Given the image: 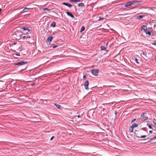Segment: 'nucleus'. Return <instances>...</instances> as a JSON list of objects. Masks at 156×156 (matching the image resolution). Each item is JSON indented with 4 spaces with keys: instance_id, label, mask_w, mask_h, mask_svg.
I'll return each mask as SVG.
<instances>
[{
    "instance_id": "a19ab883",
    "label": "nucleus",
    "mask_w": 156,
    "mask_h": 156,
    "mask_svg": "<svg viewBox=\"0 0 156 156\" xmlns=\"http://www.w3.org/2000/svg\"><path fill=\"white\" fill-rule=\"evenodd\" d=\"M77 2H79L81 0H76Z\"/></svg>"
},
{
    "instance_id": "cd10ccee",
    "label": "nucleus",
    "mask_w": 156,
    "mask_h": 156,
    "mask_svg": "<svg viewBox=\"0 0 156 156\" xmlns=\"http://www.w3.org/2000/svg\"><path fill=\"white\" fill-rule=\"evenodd\" d=\"M69 2H77L76 0H70Z\"/></svg>"
},
{
    "instance_id": "ddd939ff",
    "label": "nucleus",
    "mask_w": 156,
    "mask_h": 156,
    "mask_svg": "<svg viewBox=\"0 0 156 156\" xmlns=\"http://www.w3.org/2000/svg\"><path fill=\"white\" fill-rule=\"evenodd\" d=\"M138 126V124L135 123L133 124L131 126H132V127L134 129V128L137 127Z\"/></svg>"
},
{
    "instance_id": "49530a36",
    "label": "nucleus",
    "mask_w": 156,
    "mask_h": 156,
    "mask_svg": "<svg viewBox=\"0 0 156 156\" xmlns=\"http://www.w3.org/2000/svg\"><path fill=\"white\" fill-rule=\"evenodd\" d=\"M2 9L1 8H0V12L1 11Z\"/></svg>"
},
{
    "instance_id": "dca6fc26",
    "label": "nucleus",
    "mask_w": 156,
    "mask_h": 156,
    "mask_svg": "<svg viewBox=\"0 0 156 156\" xmlns=\"http://www.w3.org/2000/svg\"><path fill=\"white\" fill-rule=\"evenodd\" d=\"M144 16H145L144 15H139L137 17V19H141L143 18Z\"/></svg>"
},
{
    "instance_id": "f8f14e48",
    "label": "nucleus",
    "mask_w": 156,
    "mask_h": 156,
    "mask_svg": "<svg viewBox=\"0 0 156 156\" xmlns=\"http://www.w3.org/2000/svg\"><path fill=\"white\" fill-rule=\"evenodd\" d=\"M54 105L55 106L58 108L59 109H61L62 108V107L60 105L58 104H55Z\"/></svg>"
},
{
    "instance_id": "f03ea898",
    "label": "nucleus",
    "mask_w": 156,
    "mask_h": 156,
    "mask_svg": "<svg viewBox=\"0 0 156 156\" xmlns=\"http://www.w3.org/2000/svg\"><path fill=\"white\" fill-rule=\"evenodd\" d=\"M146 115L147 113H143L141 115L140 119L143 121H144L145 120H147L148 119V117L146 116Z\"/></svg>"
},
{
    "instance_id": "bb28decb",
    "label": "nucleus",
    "mask_w": 156,
    "mask_h": 156,
    "mask_svg": "<svg viewBox=\"0 0 156 156\" xmlns=\"http://www.w3.org/2000/svg\"><path fill=\"white\" fill-rule=\"evenodd\" d=\"M59 44H56V45H54L52 46L53 48H55L58 46Z\"/></svg>"
},
{
    "instance_id": "6ab92c4d",
    "label": "nucleus",
    "mask_w": 156,
    "mask_h": 156,
    "mask_svg": "<svg viewBox=\"0 0 156 156\" xmlns=\"http://www.w3.org/2000/svg\"><path fill=\"white\" fill-rule=\"evenodd\" d=\"M79 6H81L82 7L84 6V5L83 3L81 2L79 3L78 5Z\"/></svg>"
},
{
    "instance_id": "473e14b6",
    "label": "nucleus",
    "mask_w": 156,
    "mask_h": 156,
    "mask_svg": "<svg viewBox=\"0 0 156 156\" xmlns=\"http://www.w3.org/2000/svg\"><path fill=\"white\" fill-rule=\"evenodd\" d=\"M153 123L154 126L156 127V122L154 121H153Z\"/></svg>"
},
{
    "instance_id": "f3484780",
    "label": "nucleus",
    "mask_w": 156,
    "mask_h": 156,
    "mask_svg": "<svg viewBox=\"0 0 156 156\" xmlns=\"http://www.w3.org/2000/svg\"><path fill=\"white\" fill-rule=\"evenodd\" d=\"M43 10L45 12H46V13L49 12H50V10L47 8H45Z\"/></svg>"
},
{
    "instance_id": "79ce46f5",
    "label": "nucleus",
    "mask_w": 156,
    "mask_h": 156,
    "mask_svg": "<svg viewBox=\"0 0 156 156\" xmlns=\"http://www.w3.org/2000/svg\"><path fill=\"white\" fill-rule=\"evenodd\" d=\"M77 117H78V118H79V117H80V115H78L77 116Z\"/></svg>"
},
{
    "instance_id": "0eeeda50",
    "label": "nucleus",
    "mask_w": 156,
    "mask_h": 156,
    "mask_svg": "<svg viewBox=\"0 0 156 156\" xmlns=\"http://www.w3.org/2000/svg\"><path fill=\"white\" fill-rule=\"evenodd\" d=\"M66 13L67 15L71 17V18H74V15L72 14V13L71 12H66Z\"/></svg>"
},
{
    "instance_id": "2eb2a0df",
    "label": "nucleus",
    "mask_w": 156,
    "mask_h": 156,
    "mask_svg": "<svg viewBox=\"0 0 156 156\" xmlns=\"http://www.w3.org/2000/svg\"><path fill=\"white\" fill-rule=\"evenodd\" d=\"M51 26L55 27L56 26V23L55 22H53L51 24Z\"/></svg>"
},
{
    "instance_id": "7ed1b4c3",
    "label": "nucleus",
    "mask_w": 156,
    "mask_h": 156,
    "mask_svg": "<svg viewBox=\"0 0 156 156\" xmlns=\"http://www.w3.org/2000/svg\"><path fill=\"white\" fill-rule=\"evenodd\" d=\"M91 73L93 75L97 76L99 70L98 69H93L91 70Z\"/></svg>"
},
{
    "instance_id": "c03bdc74",
    "label": "nucleus",
    "mask_w": 156,
    "mask_h": 156,
    "mask_svg": "<svg viewBox=\"0 0 156 156\" xmlns=\"http://www.w3.org/2000/svg\"><path fill=\"white\" fill-rule=\"evenodd\" d=\"M16 55L18 56H20V55L19 54H16Z\"/></svg>"
},
{
    "instance_id": "ea45409f",
    "label": "nucleus",
    "mask_w": 156,
    "mask_h": 156,
    "mask_svg": "<svg viewBox=\"0 0 156 156\" xmlns=\"http://www.w3.org/2000/svg\"><path fill=\"white\" fill-rule=\"evenodd\" d=\"M143 54L144 55H145V53H144V51H143Z\"/></svg>"
},
{
    "instance_id": "f257e3e1",
    "label": "nucleus",
    "mask_w": 156,
    "mask_h": 156,
    "mask_svg": "<svg viewBox=\"0 0 156 156\" xmlns=\"http://www.w3.org/2000/svg\"><path fill=\"white\" fill-rule=\"evenodd\" d=\"M24 34H27L30 33L31 30L27 27H23L22 28Z\"/></svg>"
},
{
    "instance_id": "a18cd8bd",
    "label": "nucleus",
    "mask_w": 156,
    "mask_h": 156,
    "mask_svg": "<svg viewBox=\"0 0 156 156\" xmlns=\"http://www.w3.org/2000/svg\"><path fill=\"white\" fill-rule=\"evenodd\" d=\"M154 139H156V136H155L154 137Z\"/></svg>"
},
{
    "instance_id": "412c9836",
    "label": "nucleus",
    "mask_w": 156,
    "mask_h": 156,
    "mask_svg": "<svg viewBox=\"0 0 156 156\" xmlns=\"http://www.w3.org/2000/svg\"><path fill=\"white\" fill-rule=\"evenodd\" d=\"M101 50L102 51L105 50L106 48L104 46H101Z\"/></svg>"
},
{
    "instance_id": "37998d69",
    "label": "nucleus",
    "mask_w": 156,
    "mask_h": 156,
    "mask_svg": "<svg viewBox=\"0 0 156 156\" xmlns=\"http://www.w3.org/2000/svg\"><path fill=\"white\" fill-rule=\"evenodd\" d=\"M146 140V139H144V140Z\"/></svg>"
},
{
    "instance_id": "20e7f679",
    "label": "nucleus",
    "mask_w": 156,
    "mask_h": 156,
    "mask_svg": "<svg viewBox=\"0 0 156 156\" xmlns=\"http://www.w3.org/2000/svg\"><path fill=\"white\" fill-rule=\"evenodd\" d=\"M83 85H84L85 89L87 90H88V89H89L88 86H89V82L88 80H86L85 81Z\"/></svg>"
},
{
    "instance_id": "39448f33",
    "label": "nucleus",
    "mask_w": 156,
    "mask_h": 156,
    "mask_svg": "<svg viewBox=\"0 0 156 156\" xmlns=\"http://www.w3.org/2000/svg\"><path fill=\"white\" fill-rule=\"evenodd\" d=\"M27 62H24L23 61H21L20 62H18L15 64L16 65H18V66H22L23 65L26 63H27Z\"/></svg>"
},
{
    "instance_id": "4468645a",
    "label": "nucleus",
    "mask_w": 156,
    "mask_h": 156,
    "mask_svg": "<svg viewBox=\"0 0 156 156\" xmlns=\"http://www.w3.org/2000/svg\"><path fill=\"white\" fill-rule=\"evenodd\" d=\"M136 137H138V138H145L147 136L145 135H144L141 136H137V135H136Z\"/></svg>"
},
{
    "instance_id": "423d86ee",
    "label": "nucleus",
    "mask_w": 156,
    "mask_h": 156,
    "mask_svg": "<svg viewBox=\"0 0 156 156\" xmlns=\"http://www.w3.org/2000/svg\"><path fill=\"white\" fill-rule=\"evenodd\" d=\"M53 37L52 36H50L46 40V42L48 43H49V44H50V42L51 41L52 39H53Z\"/></svg>"
},
{
    "instance_id": "393cba45",
    "label": "nucleus",
    "mask_w": 156,
    "mask_h": 156,
    "mask_svg": "<svg viewBox=\"0 0 156 156\" xmlns=\"http://www.w3.org/2000/svg\"><path fill=\"white\" fill-rule=\"evenodd\" d=\"M28 37L29 38H30V36H23V37L22 39H25V38H27Z\"/></svg>"
},
{
    "instance_id": "1a4fd4ad",
    "label": "nucleus",
    "mask_w": 156,
    "mask_h": 156,
    "mask_svg": "<svg viewBox=\"0 0 156 156\" xmlns=\"http://www.w3.org/2000/svg\"><path fill=\"white\" fill-rule=\"evenodd\" d=\"M30 9V8L26 7L21 12L22 13H23L25 12H28Z\"/></svg>"
},
{
    "instance_id": "6e6552de",
    "label": "nucleus",
    "mask_w": 156,
    "mask_h": 156,
    "mask_svg": "<svg viewBox=\"0 0 156 156\" xmlns=\"http://www.w3.org/2000/svg\"><path fill=\"white\" fill-rule=\"evenodd\" d=\"M132 2H127L124 5L125 7H128L129 6H130L132 5Z\"/></svg>"
},
{
    "instance_id": "7c9ffc66",
    "label": "nucleus",
    "mask_w": 156,
    "mask_h": 156,
    "mask_svg": "<svg viewBox=\"0 0 156 156\" xmlns=\"http://www.w3.org/2000/svg\"><path fill=\"white\" fill-rule=\"evenodd\" d=\"M87 78V77L86 76L84 75L83 77V80H85Z\"/></svg>"
},
{
    "instance_id": "9d476101",
    "label": "nucleus",
    "mask_w": 156,
    "mask_h": 156,
    "mask_svg": "<svg viewBox=\"0 0 156 156\" xmlns=\"http://www.w3.org/2000/svg\"><path fill=\"white\" fill-rule=\"evenodd\" d=\"M147 27L146 25H143L142 26V30H143L144 32H146L147 30Z\"/></svg>"
},
{
    "instance_id": "c756f323",
    "label": "nucleus",
    "mask_w": 156,
    "mask_h": 156,
    "mask_svg": "<svg viewBox=\"0 0 156 156\" xmlns=\"http://www.w3.org/2000/svg\"><path fill=\"white\" fill-rule=\"evenodd\" d=\"M104 18L103 17H99V20H98V21H100V20H103L104 19Z\"/></svg>"
},
{
    "instance_id": "9b49d317",
    "label": "nucleus",
    "mask_w": 156,
    "mask_h": 156,
    "mask_svg": "<svg viewBox=\"0 0 156 156\" xmlns=\"http://www.w3.org/2000/svg\"><path fill=\"white\" fill-rule=\"evenodd\" d=\"M62 4L65 5L66 6L69 7H71L72 6V5L68 3L63 2Z\"/></svg>"
},
{
    "instance_id": "e433bc0d",
    "label": "nucleus",
    "mask_w": 156,
    "mask_h": 156,
    "mask_svg": "<svg viewBox=\"0 0 156 156\" xmlns=\"http://www.w3.org/2000/svg\"><path fill=\"white\" fill-rule=\"evenodd\" d=\"M54 138V136H53L51 137V138L50 140H52L53 139V138Z\"/></svg>"
},
{
    "instance_id": "4c0bfd02",
    "label": "nucleus",
    "mask_w": 156,
    "mask_h": 156,
    "mask_svg": "<svg viewBox=\"0 0 156 156\" xmlns=\"http://www.w3.org/2000/svg\"><path fill=\"white\" fill-rule=\"evenodd\" d=\"M149 133H152V130L149 131Z\"/></svg>"
},
{
    "instance_id": "2f4dec72",
    "label": "nucleus",
    "mask_w": 156,
    "mask_h": 156,
    "mask_svg": "<svg viewBox=\"0 0 156 156\" xmlns=\"http://www.w3.org/2000/svg\"><path fill=\"white\" fill-rule=\"evenodd\" d=\"M136 120V119H132L131 120V122L132 123L134 121H135Z\"/></svg>"
},
{
    "instance_id": "de8ad7c7",
    "label": "nucleus",
    "mask_w": 156,
    "mask_h": 156,
    "mask_svg": "<svg viewBox=\"0 0 156 156\" xmlns=\"http://www.w3.org/2000/svg\"><path fill=\"white\" fill-rule=\"evenodd\" d=\"M144 144H146L147 143V142H144V143H143Z\"/></svg>"
},
{
    "instance_id": "a878e982",
    "label": "nucleus",
    "mask_w": 156,
    "mask_h": 156,
    "mask_svg": "<svg viewBox=\"0 0 156 156\" xmlns=\"http://www.w3.org/2000/svg\"><path fill=\"white\" fill-rule=\"evenodd\" d=\"M147 126L149 127L151 129H152L151 125L149 123H147Z\"/></svg>"
},
{
    "instance_id": "aec40b11",
    "label": "nucleus",
    "mask_w": 156,
    "mask_h": 156,
    "mask_svg": "<svg viewBox=\"0 0 156 156\" xmlns=\"http://www.w3.org/2000/svg\"><path fill=\"white\" fill-rule=\"evenodd\" d=\"M145 33H146V34H147V35L148 34V35H150L151 34V31H147L146 32H145Z\"/></svg>"
},
{
    "instance_id": "72a5a7b5",
    "label": "nucleus",
    "mask_w": 156,
    "mask_h": 156,
    "mask_svg": "<svg viewBox=\"0 0 156 156\" xmlns=\"http://www.w3.org/2000/svg\"><path fill=\"white\" fill-rule=\"evenodd\" d=\"M153 45H155L156 46V42H155L152 44Z\"/></svg>"
},
{
    "instance_id": "c85d7f7f",
    "label": "nucleus",
    "mask_w": 156,
    "mask_h": 156,
    "mask_svg": "<svg viewBox=\"0 0 156 156\" xmlns=\"http://www.w3.org/2000/svg\"><path fill=\"white\" fill-rule=\"evenodd\" d=\"M135 62L137 64H139V62H138V59L136 58L135 59Z\"/></svg>"
},
{
    "instance_id": "c9c22d12",
    "label": "nucleus",
    "mask_w": 156,
    "mask_h": 156,
    "mask_svg": "<svg viewBox=\"0 0 156 156\" xmlns=\"http://www.w3.org/2000/svg\"><path fill=\"white\" fill-rule=\"evenodd\" d=\"M34 84V83H32L30 84L31 86H33Z\"/></svg>"
},
{
    "instance_id": "58836bf2",
    "label": "nucleus",
    "mask_w": 156,
    "mask_h": 156,
    "mask_svg": "<svg viewBox=\"0 0 156 156\" xmlns=\"http://www.w3.org/2000/svg\"><path fill=\"white\" fill-rule=\"evenodd\" d=\"M17 44V43L16 42H15L14 43H13V45H15L16 44Z\"/></svg>"
},
{
    "instance_id": "a211bd4d",
    "label": "nucleus",
    "mask_w": 156,
    "mask_h": 156,
    "mask_svg": "<svg viewBox=\"0 0 156 156\" xmlns=\"http://www.w3.org/2000/svg\"><path fill=\"white\" fill-rule=\"evenodd\" d=\"M129 130L130 132H133V128L131 126L129 128Z\"/></svg>"
},
{
    "instance_id": "5701e85b",
    "label": "nucleus",
    "mask_w": 156,
    "mask_h": 156,
    "mask_svg": "<svg viewBox=\"0 0 156 156\" xmlns=\"http://www.w3.org/2000/svg\"><path fill=\"white\" fill-rule=\"evenodd\" d=\"M131 2H132L133 3L132 5L133 4H136V3H137L139 2V1H131Z\"/></svg>"
},
{
    "instance_id": "b1692460",
    "label": "nucleus",
    "mask_w": 156,
    "mask_h": 156,
    "mask_svg": "<svg viewBox=\"0 0 156 156\" xmlns=\"http://www.w3.org/2000/svg\"><path fill=\"white\" fill-rule=\"evenodd\" d=\"M154 140V137L151 138L147 142H151L152 140Z\"/></svg>"
},
{
    "instance_id": "4be33fe9",
    "label": "nucleus",
    "mask_w": 156,
    "mask_h": 156,
    "mask_svg": "<svg viewBox=\"0 0 156 156\" xmlns=\"http://www.w3.org/2000/svg\"><path fill=\"white\" fill-rule=\"evenodd\" d=\"M85 29V27L84 26H82V28L81 29L80 32H82L83 31V30H84Z\"/></svg>"
},
{
    "instance_id": "f704fd0d",
    "label": "nucleus",
    "mask_w": 156,
    "mask_h": 156,
    "mask_svg": "<svg viewBox=\"0 0 156 156\" xmlns=\"http://www.w3.org/2000/svg\"><path fill=\"white\" fill-rule=\"evenodd\" d=\"M117 112L116 111H115V115H116L117 114Z\"/></svg>"
}]
</instances>
